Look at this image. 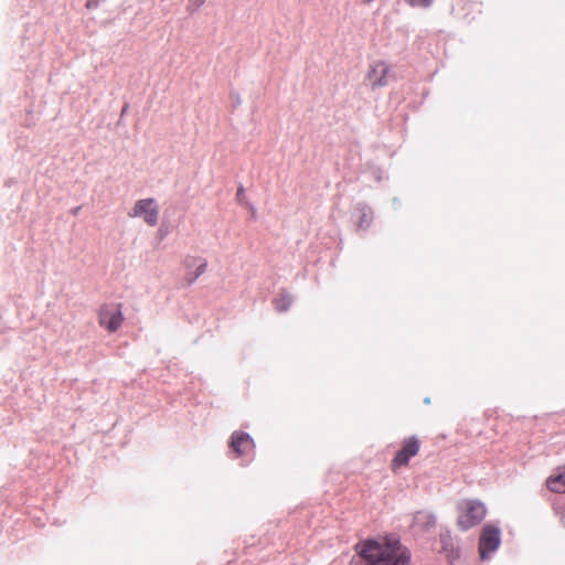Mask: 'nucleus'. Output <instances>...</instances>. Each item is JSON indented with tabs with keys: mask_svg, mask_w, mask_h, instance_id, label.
<instances>
[{
	"mask_svg": "<svg viewBox=\"0 0 565 565\" xmlns=\"http://www.w3.org/2000/svg\"><path fill=\"white\" fill-rule=\"evenodd\" d=\"M159 204L153 198L137 200L129 210L130 218L142 220L148 226H156L159 220Z\"/></svg>",
	"mask_w": 565,
	"mask_h": 565,
	"instance_id": "3",
	"label": "nucleus"
},
{
	"mask_svg": "<svg viewBox=\"0 0 565 565\" xmlns=\"http://www.w3.org/2000/svg\"><path fill=\"white\" fill-rule=\"evenodd\" d=\"M159 233L161 234V236L164 235V232L161 228L159 230Z\"/></svg>",
	"mask_w": 565,
	"mask_h": 565,
	"instance_id": "19",
	"label": "nucleus"
},
{
	"mask_svg": "<svg viewBox=\"0 0 565 565\" xmlns=\"http://www.w3.org/2000/svg\"><path fill=\"white\" fill-rule=\"evenodd\" d=\"M100 0H88L87 3H86V7L88 9H93V8H96L98 6Z\"/></svg>",
	"mask_w": 565,
	"mask_h": 565,
	"instance_id": "15",
	"label": "nucleus"
},
{
	"mask_svg": "<svg viewBox=\"0 0 565 565\" xmlns=\"http://www.w3.org/2000/svg\"><path fill=\"white\" fill-rule=\"evenodd\" d=\"M99 324L109 332L117 331L124 321L120 305H105L98 315Z\"/></svg>",
	"mask_w": 565,
	"mask_h": 565,
	"instance_id": "4",
	"label": "nucleus"
},
{
	"mask_svg": "<svg viewBox=\"0 0 565 565\" xmlns=\"http://www.w3.org/2000/svg\"><path fill=\"white\" fill-rule=\"evenodd\" d=\"M561 520H562V523L565 525V511L563 512Z\"/></svg>",
	"mask_w": 565,
	"mask_h": 565,
	"instance_id": "17",
	"label": "nucleus"
},
{
	"mask_svg": "<svg viewBox=\"0 0 565 565\" xmlns=\"http://www.w3.org/2000/svg\"><path fill=\"white\" fill-rule=\"evenodd\" d=\"M435 516L428 511H418L414 515L413 526L422 532L428 531L435 525Z\"/></svg>",
	"mask_w": 565,
	"mask_h": 565,
	"instance_id": "11",
	"label": "nucleus"
},
{
	"mask_svg": "<svg viewBox=\"0 0 565 565\" xmlns=\"http://www.w3.org/2000/svg\"><path fill=\"white\" fill-rule=\"evenodd\" d=\"M406 2L412 7L428 8L433 0H406Z\"/></svg>",
	"mask_w": 565,
	"mask_h": 565,
	"instance_id": "13",
	"label": "nucleus"
},
{
	"mask_svg": "<svg viewBox=\"0 0 565 565\" xmlns=\"http://www.w3.org/2000/svg\"><path fill=\"white\" fill-rule=\"evenodd\" d=\"M458 526L467 531L480 523L487 513L484 504L479 500H462L458 503Z\"/></svg>",
	"mask_w": 565,
	"mask_h": 565,
	"instance_id": "2",
	"label": "nucleus"
},
{
	"mask_svg": "<svg viewBox=\"0 0 565 565\" xmlns=\"http://www.w3.org/2000/svg\"><path fill=\"white\" fill-rule=\"evenodd\" d=\"M359 547L365 565H411V555L396 537L367 541Z\"/></svg>",
	"mask_w": 565,
	"mask_h": 565,
	"instance_id": "1",
	"label": "nucleus"
},
{
	"mask_svg": "<svg viewBox=\"0 0 565 565\" xmlns=\"http://www.w3.org/2000/svg\"><path fill=\"white\" fill-rule=\"evenodd\" d=\"M254 447L253 439L245 433H234L231 439V448L238 455Z\"/></svg>",
	"mask_w": 565,
	"mask_h": 565,
	"instance_id": "9",
	"label": "nucleus"
},
{
	"mask_svg": "<svg viewBox=\"0 0 565 565\" xmlns=\"http://www.w3.org/2000/svg\"><path fill=\"white\" fill-rule=\"evenodd\" d=\"M370 220H371V216L367 214V213H363L362 217H361V222H360V226H364V225H369L370 223Z\"/></svg>",
	"mask_w": 565,
	"mask_h": 565,
	"instance_id": "14",
	"label": "nucleus"
},
{
	"mask_svg": "<svg viewBox=\"0 0 565 565\" xmlns=\"http://www.w3.org/2000/svg\"><path fill=\"white\" fill-rule=\"evenodd\" d=\"M291 302L292 298L290 295L285 292L280 294L275 300L276 309L278 311H286L290 307Z\"/></svg>",
	"mask_w": 565,
	"mask_h": 565,
	"instance_id": "12",
	"label": "nucleus"
},
{
	"mask_svg": "<svg viewBox=\"0 0 565 565\" xmlns=\"http://www.w3.org/2000/svg\"><path fill=\"white\" fill-rule=\"evenodd\" d=\"M204 2H205V0H192V3H193L196 8L201 7Z\"/></svg>",
	"mask_w": 565,
	"mask_h": 565,
	"instance_id": "16",
	"label": "nucleus"
},
{
	"mask_svg": "<svg viewBox=\"0 0 565 565\" xmlns=\"http://www.w3.org/2000/svg\"><path fill=\"white\" fill-rule=\"evenodd\" d=\"M501 543L500 530L492 525L483 527L480 535L479 551L482 559H486L491 553L498 550Z\"/></svg>",
	"mask_w": 565,
	"mask_h": 565,
	"instance_id": "5",
	"label": "nucleus"
},
{
	"mask_svg": "<svg viewBox=\"0 0 565 565\" xmlns=\"http://www.w3.org/2000/svg\"><path fill=\"white\" fill-rule=\"evenodd\" d=\"M419 445L416 438L412 437L404 441L403 448L397 452L394 459V468L407 465L408 460L417 455Z\"/></svg>",
	"mask_w": 565,
	"mask_h": 565,
	"instance_id": "8",
	"label": "nucleus"
},
{
	"mask_svg": "<svg viewBox=\"0 0 565 565\" xmlns=\"http://www.w3.org/2000/svg\"><path fill=\"white\" fill-rule=\"evenodd\" d=\"M359 562H361V559H359ZM352 565H358V561L352 559Z\"/></svg>",
	"mask_w": 565,
	"mask_h": 565,
	"instance_id": "18",
	"label": "nucleus"
},
{
	"mask_svg": "<svg viewBox=\"0 0 565 565\" xmlns=\"http://www.w3.org/2000/svg\"><path fill=\"white\" fill-rule=\"evenodd\" d=\"M184 267L188 270L186 279L193 282L206 271L207 260L203 257L188 256L184 258Z\"/></svg>",
	"mask_w": 565,
	"mask_h": 565,
	"instance_id": "7",
	"label": "nucleus"
},
{
	"mask_svg": "<svg viewBox=\"0 0 565 565\" xmlns=\"http://www.w3.org/2000/svg\"><path fill=\"white\" fill-rule=\"evenodd\" d=\"M547 488L552 492L565 493V465L555 470L546 481Z\"/></svg>",
	"mask_w": 565,
	"mask_h": 565,
	"instance_id": "10",
	"label": "nucleus"
},
{
	"mask_svg": "<svg viewBox=\"0 0 565 565\" xmlns=\"http://www.w3.org/2000/svg\"><path fill=\"white\" fill-rule=\"evenodd\" d=\"M390 66L383 61L373 62L367 72V81L372 87L386 86Z\"/></svg>",
	"mask_w": 565,
	"mask_h": 565,
	"instance_id": "6",
	"label": "nucleus"
}]
</instances>
